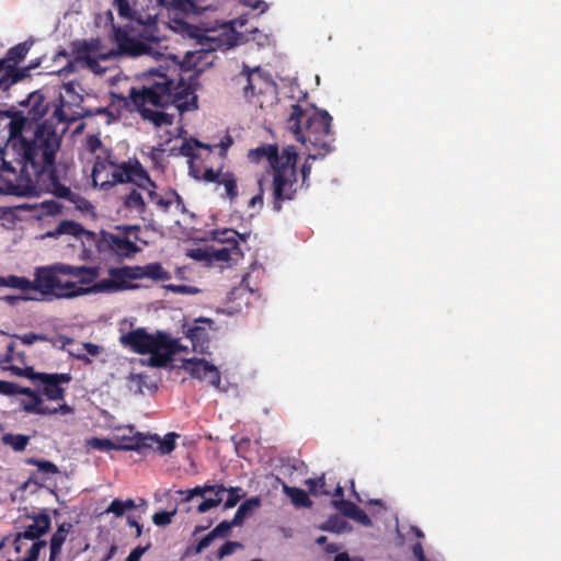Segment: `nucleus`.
I'll return each instance as SVG.
<instances>
[{
	"mask_svg": "<svg viewBox=\"0 0 561 561\" xmlns=\"http://www.w3.org/2000/svg\"><path fill=\"white\" fill-rule=\"evenodd\" d=\"M22 409L27 413L38 414V415H54L60 413L62 415L70 414L73 412V409L67 403L59 404L57 408H50L44 403L43 398L36 399L35 402H25L22 401Z\"/></svg>",
	"mask_w": 561,
	"mask_h": 561,
	"instance_id": "4be33fe9",
	"label": "nucleus"
},
{
	"mask_svg": "<svg viewBox=\"0 0 561 561\" xmlns=\"http://www.w3.org/2000/svg\"><path fill=\"white\" fill-rule=\"evenodd\" d=\"M115 41L117 42L118 48L123 54L131 57H138L142 55H150L152 47L150 44L133 38L128 33L117 26H113Z\"/></svg>",
	"mask_w": 561,
	"mask_h": 561,
	"instance_id": "f3484780",
	"label": "nucleus"
},
{
	"mask_svg": "<svg viewBox=\"0 0 561 561\" xmlns=\"http://www.w3.org/2000/svg\"><path fill=\"white\" fill-rule=\"evenodd\" d=\"M61 274L79 279L80 284L90 285L95 282L100 275L99 266H72L66 264L61 267Z\"/></svg>",
	"mask_w": 561,
	"mask_h": 561,
	"instance_id": "5701e85b",
	"label": "nucleus"
},
{
	"mask_svg": "<svg viewBox=\"0 0 561 561\" xmlns=\"http://www.w3.org/2000/svg\"><path fill=\"white\" fill-rule=\"evenodd\" d=\"M113 170L111 179H103V170L95 163L92 170V181L95 186L102 190H108L117 183H129L136 185L145 181L147 183L151 178L138 160H128L118 164L111 163Z\"/></svg>",
	"mask_w": 561,
	"mask_h": 561,
	"instance_id": "9d476101",
	"label": "nucleus"
},
{
	"mask_svg": "<svg viewBox=\"0 0 561 561\" xmlns=\"http://www.w3.org/2000/svg\"><path fill=\"white\" fill-rule=\"evenodd\" d=\"M221 503V499H205L198 506L197 512L199 514L206 513L207 511L217 507Z\"/></svg>",
	"mask_w": 561,
	"mask_h": 561,
	"instance_id": "680f3d73",
	"label": "nucleus"
},
{
	"mask_svg": "<svg viewBox=\"0 0 561 561\" xmlns=\"http://www.w3.org/2000/svg\"><path fill=\"white\" fill-rule=\"evenodd\" d=\"M149 548V545L147 547H136L130 551L128 557L126 558V561H140L142 554L147 551Z\"/></svg>",
	"mask_w": 561,
	"mask_h": 561,
	"instance_id": "774afa93",
	"label": "nucleus"
},
{
	"mask_svg": "<svg viewBox=\"0 0 561 561\" xmlns=\"http://www.w3.org/2000/svg\"><path fill=\"white\" fill-rule=\"evenodd\" d=\"M118 230L123 234H115L112 232L102 231V237L94 241L95 248L99 252L111 251L117 256L129 257L139 251L136 242L129 240V236L140 231L139 226H118Z\"/></svg>",
	"mask_w": 561,
	"mask_h": 561,
	"instance_id": "9b49d317",
	"label": "nucleus"
},
{
	"mask_svg": "<svg viewBox=\"0 0 561 561\" xmlns=\"http://www.w3.org/2000/svg\"><path fill=\"white\" fill-rule=\"evenodd\" d=\"M27 463L36 466L41 472L46 474H55L59 472L58 467L49 460H38L31 458L27 460Z\"/></svg>",
	"mask_w": 561,
	"mask_h": 561,
	"instance_id": "49530a36",
	"label": "nucleus"
},
{
	"mask_svg": "<svg viewBox=\"0 0 561 561\" xmlns=\"http://www.w3.org/2000/svg\"><path fill=\"white\" fill-rule=\"evenodd\" d=\"M2 442L11 446L15 451H23L30 443V437L22 434L8 433L2 436Z\"/></svg>",
	"mask_w": 561,
	"mask_h": 561,
	"instance_id": "c9c22d12",
	"label": "nucleus"
},
{
	"mask_svg": "<svg viewBox=\"0 0 561 561\" xmlns=\"http://www.w3.org/2000/svg\"><path fill=\"white\" fill-rule=\"evenodd\" d=\"M129 433L133 432V427L128 428ZM151 435H144L141 433H135L130 435H117L115 443L116 450H137L142 451L150 446L149 440H153Z\"/></svg>",
	"mask_w": 561,
	"mask_h": 561,
	"instance_id": "aec40b11",
	"label": "nucleus"
},
{
	"mask_svg": "<svg viewBox=\"0 0 561 561\" xmlns=\"http://www.w3.org/2000/svg\"><path fill=\"white\" fill-rule=\"evenodd\" d=\"M13 340L20 341L24 345H32L35 342H46L49 341V337L46 334L42 333H25V334H14Z\"/></svg>",
	"mask_w": 561,
	"mask_h": 561,
	"instance_id": "a18cd8bd",
	"label": "nucleus"
},
{
	"mask_svg": "<svg viewBox=\"0 0 561 561\" xmlns=\"http://www.w3.org/2000/svg\"><path fill=\"white\" fill-rule=\"evenodd\" d=\"M165 289L174 293V294H181V295H195L199 293V289L193 286L187 285H165Z\"/></svg>",
	"mask_w": 561,
	"mask_h": 561,
	"instance_id": "6e6d98bb",
	"label": "nucleus"
},
{
	"mask_svg": "<svg viewBox=\"0 0 561 561\" xmlns=\"http://www.w3.org/2000/svg\"><path fill=\"white\" fill-rule=\"evenodd\" d=\"M222 173L224 172L221 171V169L214 170L211 168H208L205 169L202 179L208 183H218V180L220 179Z\"/></svg>",
	"mask_w": 561,
	"mask_h": 561,
	"instance_id": "13d9d810",
	"label": "nucleus"
},
{
	"mask_svg": "<svg viewBox=\"0 0 561 561\" xmlns=\"http://www.w3.org/2000/svg\"><path fill=\"white\" fill-rule=\"evenodd\" d=\"M219 185H224L225 187V196L230 201L233 202L238 196V185H237V178L232 172H224L218 180Z\"/></svg>",
	"mask_w": 561,
	"mask_h": 561,
	"instance_id": "2f4dec72",
	"label": "nucleus"
},
{
	"mask_svg": "<svg viewBox=\"0 0 561 561\" xmlns=\"http://www.w3.org/2000/svg\"><path fill=\"white\" fill-rule=\"evenodd\" d=\"M284 158L266 174L271 190V205L275 213L283 209L284 203L294 201L300 187L296 168L298 160L296 147H284Z\"/></svg>",
	"mask_w": 561,
	"mask_h": 561,
	"instance_id": "39448f33",
	"label": "nucleus"
},
{
	"mask_svg": "<svg viewBox=\"0 0 561 561\" xmlns=\"http://www.w3.org/2000/svg\"><path fill=\"white\" fill-rule=\"evenodd\" d=\"M321 153H318V154H313V153H309L308 157L306 158L302 167H301V184L300 186H306V187H309V176H310V173H311V162L310 160H316L318 158H322L320 156Z\"/></svg>",
	"mask_w": 561,
	"mask_h": 561,
	"instance_id": "de8ad7c7",
	"label": "nucleus"
},
{
	"mask_svg": "<svg viewBox=\"0 0 561 561\" xmlns=\"http://www.w3.org/2000/svg\"><path fill=\"white\" fill-rule=\"evenodd\" d=\"M238 236L239 233L233 229L216 230L213 232V240L225 245H233L234 242H238Z\"/></svg>",
	"mask_w": 561,
	"mask_h": 561,
	"instance_id": "58836bf2",
	"label": "nucleus"
},
{
	"mask_svg": "<svg viewBox=\"0 0 561 561\" xmlns=\"http://www.w3.org/2000/svg\"><path fill=\"white\" fill-rule=\"evenodd\" d=\"M35 69V66H27L23 68H16L15 65L13 67L5 68V73L8 77V88L10 89L16 82L23 80L24 78L30 76V71Z\"/></svg>",
	"mask_w": 561,
	"mask_h": 561,
	"instance_id": "f704fd0d",
	"label": "nucleus"
},
{
	"mask_svg": "<svg viewBox=\"0 0 561 561\" xmlns=\"http://www.w3.org/2000/svg\"><path fill=\"white\" fill-rule=\"evenodd\" d=\"M267 183H268V179H267V176L265 174L261 175L257 179L259 193L256 195H254L250 199L249 207H251V208L259 207L260 209L263 207V205H264V191H265V185Z\"/></svg>",
	"mask_w": 561,
	"mask_h": 561,
	"instance_id": "ea45409f",
	"label": "nucleus"
},
{
	"mask_svg": "<svg viewBox=\"0 0 561 561\" xmlns=\"http://www.w3.org/2000/svg\"><path fill=\"white\" fill-rule=\"evenodd\" d=\"M176 515V508L171 512L160 511L152 515V522L154 525L165 527L172 523V518Z\"/></svg>",
	"mask_w": 561,
	"mask_h": 561,
	"instance_id": "09e8293b",
	"label": "nucleus"
},
{
	"mask_svg": "<svg viewBox=\"0 0 561 561\" xmlns=\"http://www.w3.org/2000/svg\"><path fill=\"white\" fill-rule=\"evenodd\" d=\"M9 368L14 376L32 380L39 394L46 397V399L50 401H65L66 390L62 385H68L71 381L70 374L36 373L32 366Z\"/></svg>",
	"mask_w": 561,
	"mask_h": 561,
	"instance_id": "1a4fd4ad",
	"label": "nucleus"
},
{
	"mask_svg": "<svg viewBox=\"0 0 561 561\" xmlns=\"http://www.w3.org/2000/svg\"><path fill=\"white\" fill-rule=\"evenodd\" d=\"M15 394H23L31 398L30 402H35L36 399H39L42 396L39 394L38 389L33 390L28 387H20L15 383Z\"/></svg>",
	"mask_w": 561,
	"mask_h": 561,
	"instance_id": "052dcab7",
	"label": "nucleus"
},
{
	"mask_svg": "<svg viewBox=\"0 0 561 561\" xmlns=\"http://www.w3.org/2000/svg\"><path fill=\"white\" fill-rule=\"evenodd\" d=\"M64 263H57L49 266H41L35 270L34 280H31V290H37L43 295H53L57 298H72L93 291L92 286L89 289L80 287L75 282H62L60 278Z\"/></svg>",
	"mask_w": 561,
	"mask_h": 561,
	"instance_id": "6e6552de",
	"label": "nucleus"
},
{
	"mask_svg": "<svg viewBox=\"0 0 561 561\" xmlns=\"http://www.w3.org/2000/svg\"><path fill=\"white\" fill-rule=\"evenodd\" d=\"M56 197L68 201L73 204L76 209L82 214H91L94 210L93 205L84 198L80 193L72 192L68 186L64 185L57 176L46 186Z\"/></svg>",
	"mask_w": 561,
	"mask_h": 561,
	"instance_id": "dca6fc26",
	"label": "nucleus"
},
{
	"mask_svg": "<svg viewBox=\"0 0 561 561\" xmlns=\"http://www.w3.org/2000/svg\"><path fill=\"white\" fill-rule=\"evenodd\" d=\"M172 7L187 13L194 10L195 3L193 0H172Z\"/></svg>",
	"mask_w": 561,
	"mask_h": 561,
	"instance_id": "bf43d9fd",
	"label": "nucleus"
},
{
	"mask_svg": "<svg viewBox=\"0 0 561 561\" xmlns=\"http://www.w3.org/2000/svg\"><path fill=\"white\" fill-rule=\"evenodd\" d=\"M196 148H205L207 150H210L209 145H205L194 138H190V139H184L183 144L179 148V152L183 157L193 159V158H196V154H195Z\"/></svg>",
	"mask_w": 561,
	"mask_h": 561,
	"instance_id": "4c0bfd02",
	"label": "nucleus"
},
{
	"mask_svg": "<svg viewBox=\"0 0 561 561\" xmlns=\"http://www.w3.org/2000/svg\"><path fill=\"white\" fill-rule=\"evenodd\" d=\"M0 115L10 118L7 126L8 140L5 146L0 148L2 168L8 173H20L28 182L23 191L16 185H10L5 193L27 195L36 190L35 183L47 186L59 176L56 170V156L61 138L56 127L44 121L26 133L25 119L20 114L0 111Z\"/></svg>",
	"mask_w": 561,
	"mask_h": 561,
	"instance_id": "f257e3e1",
	"label": "nucleus"
},
{
	"mask_svg": "<svg viewBox=\"0 0 561 561\" xmlns=\"http://www.w3.org/2000/svg\"><path fill=\"white\" fill-rule=\"evenodd\" d=\"M226 492H228V497L224 503L225 510L234 507L245 496V492L240 486H231L226 489Z\"/></svg>",
	"mask_w": 561,
	"mask_h": 561,
	"instance_id": "a19ab883",
	"label": "nucleus"
},
{
	"mask_svg": "<svg viewBox=\"0 0 561 561\" xmlns=\"http://www.w3.org/2000/svg\"><path fill=\"white\" fill-rule=\"evenodd\" d=\"M284 492L290 497L291 503L297 508H310L312 506V501L309 499L308 493L296 486H289L284 484L283 486Z\"/></svg>",
	"mask_w": 561,
	"mask_h": 561,
	"instance_id": "cd10ccee",
	"label": "nucleus"
},
{
	"mask_svg": "<svg viewBox=\"0 0 561 561\" xmlns=\"http://www.w3.org/2000/svg\"><path fill=\"white\" fill-rule=\"evenodd\" d=\"M149 184L141 182L130 186L122 196L123 206L126 210L145 219L144 215L147 210L146 197L148 198Z\"/></svg>",
	"mask_w": 561,
	"mask_h": 561,
	"instance_id": "4468645a",
	"label": "nucleus"
},
{
	"mask_svg": "<svg viewBox=\"0 0 561 561\" xmlns=\"http://www.w3.org/2000/svg\"><path fill=\"white\" fill-rule=\"evenodd\" d=\"M305 484L308 486L309 493L313 496H318L320 494H329V491L324 489L325 486V478L321 476L314 479H307Z\"/></svg>",
	"mask_w": 561,
	"mask_h": 561,
	"instance_id": "79ce46f5",
	"label": "nucleus"
},
{
	"mask_svg": "<svg viewBox=\"0 0 561 561\" xmlns=\"http://www.w3.org/2000/svg\"><path fill=\"white\" fill-rule=\"evenodd\" d=\"M106 512L113 513L116 516L124 515L125 511H124V506H123V501L118 500V499L113 500L111 502L110 506L107 507Z\"/></svg>",
	"mask_w": 561,
	"mask_h": 561,
	"instance_id": "69168bd1",
	"label": "nucleus"
},
{
	"mask_svg": "<svg viewBox=\"0 0 561 561\" xmlns=\"http://www.w3.org/2000/svg\"><path fill=\"white\" fill-rule=\"evenodd\" d=\"M214 321L209 318H199L187 329L186 336L191 340L195 352L207 353L209 332L214 329Z\"/></svg>",
	"mask_w": 561,
	"mask_h": 561,
	"instance_id": "2eb2a0df",
	"label": "nucleus"
},
{
	"mask_svg": "<svg viewBox=\"0 0 561 561\" xmlns=\"http://www.w3.org/2000/svg\"><path fill=\"white\" fill-rule=\"evenodd\" d=\"M72 527L73 526L71 523L65 522V523L60 524L57 527L56 531L51 535L50 541H49L50 554H49L48 561L57 560L58 556L61 552L62 545L65 543V541L67 539V535L69 531H71Z\"/></svg>",
	"mask_w": 561,
	"mask_h": 561,
	"instance_id": "b1692460",
	"label": "nucleus"
},
{
	"mask_svg": "<svg viewBox=\"0 0 561 561\" xmlns=\"http://www.w3.org/2000/svg\"><path fill=\"white\" fill-rule=\"evenodd\" d=\"M233 527L239 526L237 524H232V519L222 520L211 530V533L216 538H227Z\"/></svg>",
	"mask_w": 561,
	"mask_h": 561,
	"instance_id": "603ef678",
	"label": "nucleus"
},
{
	"mask_svg": "<svg viewBox=\"0 0 561 561\" xmlns=\"http://www.w3.org/2000/svg\"><path fill=\"white\" fill-rule=\"evenodd\" d=\"M241 254V250L238 242L233 245H222L218 249H214L210 253V257L219 262H228Z\"/></svg>",
	"mask_w": 561,
	"mask_h": 561,
	"instance_id": "7c9ffc66",
	"label": "nucleus"
},
{
	"mask_svg": "<svg viewBox=\"0 0 561 561\" xmlns=\"http://www.w3.org/2000/svg\"><path fill=\"white\" fill-rule=\"evenodd\" d=\"M286 124L296 140L309 149L322 150L321 157L334 149L332 116L327 111H318L309 104H293Z\"/></svg>",
	"mask_w": 561,
	"mask_h": 561,
	"instance_id": "7ed1b4c3",
	"label": "nucleus"
},
{
	"mask_svg": "<svg viewBox=\"0 0 561 561\" xmlns=\"http://www.w3.org/2000/svg\"><path fill=\"white\" fill-rule=\"evenodd\" d=\"M110 278L101 279L92 285L93 293H116L126 289L137 288V285L128 280L149 278L156 282L171 279V274L163 268L161 263L154 262L144 266L125 265L122 267H110Z\"/></svg>",
	"mask_w": 561,
	"mask_h": 561,
	"instance_id": "423d86ee",
	"label": "nucleus"
},
{
	"mask_svg": "<svg viewBox=\"0 0 561 561\" xmlns=\"http://www.w3.org/2000/svg\"><path fill=\"white\" fill-rule=\"evenodd\" d=\"M21 105L27 108L26 115L22 111H9L20 114L25 119L26 133L33 130L36 125H41L38 122L49 110L48 102H46V98L41 91L32 92L25 101L21 102Z\"/></svg>",
	"mask_w": 561,
	"mask_h": 561,
	"instance_id": "f8f14e48",
	"label": "nucleus"
},
{
	"mask_svg": "<svg viewBox=\"0 0 561 561\" xmlns=\"http://www.w3.org/2000/svg\"><path fill=\"white\" fill-rule=\"evenodd\" d=\"M46 545H47L46 540H43V539L35 540L33 542V545L31 546V548L28 549L27 554L23 559H20L19 561H37L41 550L44 547H46Z\"/></svg>",
	"mask_w": 561,
	"mask_h": 561,
	"instance_id": "8fccbe9b",
	"label": "nucleus"
},
{
	"mask_svg": "<svg viewBox=\"0 0 561 561\" xmlns=\"http://www.w3.org/2000/svg\"><path fill=\"white\" fill-rule=\"evenodd\" d=\"M61 234H69L80 239L83 243H94L96 234L83 228V226L73 220H61L54 231H48L47 237L56 238Z\"/></svg>",
	"mask_w": 561,
	"mask_h": 561,
	"instance_id": "6ab92c4d",
	"label": "nucleus"
},
{
	"mask_svg": "<svg viewBox=\"0 0 561 561\" xmlns=\"http://www.w3.org/2000/svg\"><path fill=\"white\" fill-rule=\"evenodd\" d=\"M41 209L44 215L55 216L61 213V205L55 201H45L41 204Z\"/></svg>",
	"mask_w": 561,
	"mask_h": 561,
	"instance_id": "4d7b16f0",
	"label": "nucleus"
},
{
	"mask_svg": "<svg viewBox=\"0 0 561 561\" xmlns=\"http://www.w3.org/2000/svg\"><path fill=\"white\" fill-rule=\"evenodd\" d=\"M165 152V149L163 148V145H160L158 147H152L151 150L148 153V158L156 169H162V162H163V153Z\"/></svg>",
	"mask_w": 561,
	"mask_h": 561,
	"instance_id": "3c124183",
	"label": "nucleus"
},
{
	"mask_svg": "<svg viewBox=\"0 0 561 561\" xmlns=\"http://www.w3.org/2000/svg\"><path fill=\"white\" fill-rule=\"evenodd\" d=\"M89 50V44L82 43L77 49V59L85 61L90 68H93L94 65H98V61L90 56Z\"/></svg>",
	"mask_w": 561,
	"mask_h": 561,
	"instance_id": "5fc2aeb1",
	"label": "nucleus"
},
{
	"mask_svg": "<svg viewBox=\"0 0 561 561\" xmlns=\"http://www.w3.org/2000/svg\"><path fill=\"white\" fill-rule=\"evenodd\" d=\"M53 346L64 350L67 345L73 343V339L66 335H58L55 339H49Z\"/></svg>",
	"mask_w": 561,
	"mask_h": 561,
	"instance_id": "0e129e2a",
	"label": "nucleus"
},
{
	"mask_svg": "<svg viewBox=\"0 0 561 561\" xmlns=\"http://www.w3.org/2000/svg\"><path fill=\"white\" fill-rule=\"evenodd\" d=\"M113 5L122 19L137 20V12L134 9L135 0H113Z\"/></svg>",
	"mask_w": 561,
	"mask_h": 561,
	"instance_id": "72a5a7b5",
	"label": "nucleus"
},
{
	"mask_svg": "<svg viewBox=\"0 0 561 561\" xmlns=\"http://www.w3.org/2000/svg\"><path fill=\"white\" fill-rule=\"evenodd\" d=\"M261 500L257 496L250 497L241 503L238 507L232 524H237L239 527L243 525L244 519L252 514V512L260 507Z\"/></svg>",
	"mask_w": 561,
	"mask_h": 561,
	"instance_id": "c85d7f7f",
	"label": "nucleus"
},
{
	"mask_svg": "<svg viewBox=\"0 0 561 561\" xmlns=\"http://www.w3.org/2000/svg\"><path fill=\"white\" fill-rule=\"evenodd\" d=\"M0 287H10L27 293L31 290L32 285L31 280L26 277L10 275L7 277L0 276Z\"/></svg>",
	"mask_w": 561,
	"mask_h": 561,
	"instance_id": "473e14b6",
	"label": "nucleus"
},
{
	"mask_svg": "<svg viewBox=\"0 0 561 561\" xmlns=\"http://www.w3.org/2000/svg\"><path fill=\"white\" fill-rule=\"evenodd\" d=\"M322 530L341 534L351 530L348 523L342 517L334 515L331 516L321 527Z\"/></svg>",
	"mask_w": 561,
	"mask_h": 561,
	"instance_id": "e433bc0d",
	"label": "nucleus"
},
{
	"mask_svg": "<svg viewBox=\"0 0 561 561\" xmlns=\"http://www.w3.org/2000/svg\"><path fill=\"white\" fill-rule=\"evenodd\" d=\"M16 362L21 365H26V354L24 351H18L14 341L7 345L5 354L0 357V367L3 370H9V367H16L15 365H9L10 363Z\"/></svg>",
	"mask_w": 561,
	"mask_h": 561,
	"instance_id": "a878e982",
	"label": "nucleus"
},
{
	"mask_svg": "<svg viewBox=\"0 0 561 561\" xmlns=\"http://www.w3.org/2000/svg\"><path fill=\"white\" fill-rule=\"evenodd\" d=\"M332 503L339 512H341L344 516L350 518L353 517V515L358 508V506L355 503L344 499L333 500Z\"/></svg>",
	"mask_w": 561,
	"mask_h": 561,
	"instance_id": "c03bdc74",
	"label": "nucleus"
},
{
	"mask_svg": "<svg viewBox=\"0 0 561 561\" xmlns=\"http://www.w3.org/2000/svg\"><path fill=\"white\" fill-rule=\"evenodd\" d=\"M87 446L89 448L96 449V450H103V451L116 450L115 443L107 438L92 437L87 440Z\"/></svg>",
	"mask_w": 561,
	"mask_h": 561,
	"instance_id": "37998d69",
	"label": "nucleus"
},
{
	"mask_svg": "<svg viewBox=\"0 0 561 561\" xmlns=\"http://www.w3.org/2000/svg\"><path fill=\"white\" fill-rule=\"evenodd\" d=\"M122 345L134 353L149 354L147 364L151 367H167L173 360V356L180 351V343L168 333L157 331L151 334L145 328L130 330L119 337Z\"/></svg>",
	"mask_w": 561,
	"mask_h": 561,
	"instance_id": "20e7f679",
	"label": "nucleus"
},
{
	"mask_svg": "<svg viewBox=\"0 0 561 561\" xmlns=\"http://www.w3.org/2000/svg\"><path fill=\"white\" fill-rule=\"evenodd\" d=\"M30 48L31 44H28L27 42L20 43L9 48L5 54V57L1 59L5 60V68L13 67L14 65L22 61L26 57Z\"/></svg>",
	"mask_w": 561,
	"mask_h": 561,
	"instance_id": "c756f323",
	"label": "nucleus"
},
{
	"mask_svg": "<svg viewBox=\"0 0 561 561\" xmlns=\"http://www.w3.org/2000/svg\"><path fill=\"white\" fill-rule=\"evenodd\" d=\"M183 369L193 378L205 380L213 387L218 388L221 382V376L218 368L203 358L184 359Z\"/></svg>",
	"mask_w": 561,
	"mask_h": 561,
	"instance_id": "ddd939ff",
	"label": "nucleus"
},
{
	"mask_svg": "<svg viewBox=\"0 0 561 561\" xmlns=\"http://www.w3.org/2000/svg\"><path fill=\"white\" fill-rule=\"evenodd\" d=\"M147 184L148 186V201L157 206V208L163 213H168L171 205L173 204L172 195L170 194V190H168L164 194H159L157 192V183L150 179Z\"/></svg>",
	"mask_w": 561,
	"mask_h": 561,
	"instance_id": "393cba45",
	"label": "nucleus"
},
{
	"mask_svg": "<svg viewBox=\"0 0 561 561\" xmlns=\"http://www.w3.org/2000/svg\"><path fill=\"white\" fill-rule=\"evenodd\" d=\"M156 79L151 84L141 90L130 88L128 95L111 92L112 104L127 111H138L144 121L151 122L157 127L171 126L174 116L161 111L145 107L147 103L164 107L175 105L180 113L194 111L197 106V95L191 84H186L181 78L178 83L165 73L150 70Z\"/></svg>",
	"mask_w": 561,
	"mask_h": 561,
	"instance_id": "f03ea898",
	"label": "nucleus"
},
{
	"mask_svg": "<svg viewBox=\"0 0 561 561\" xmlns=\"http://www.w3.org/2000/svg\"><path fill=\"white\" fill-rule=\"evenodd\" d=\"M28 517L32 518V524L25 526L24 530L18 534L15 541L20 539L38 540L50 529L51 519L46 512L33 514Z\"/></svg>",
	"mask_w": 561,
	"mask_h": 561,
	"instance_id": "a211bd4d",
	"label": "nucleus"
},
{
	"mask_svg": "<svg viewBox=\"0 0 561 561\" xmlns=\"http://www.w3.org/2000/svg\"><path fill=\"white\" fill-rule=\"evenodd\" d=\"M248 159L251 162L259 163L262 160H267L271 169L282 162L284 158V149L279 152L277 145H263L248 152Z\"/></svg>",
	"mask_w": 561,
	"mask_h": 561,
	"instance_id": "412c9836",
	"label": "nucleus"
},
{
	"mask_svg": "<svg viewBox=\"0 0 561 561\" xmlns=\"http://www.w3.org/2000/svg\"><path fill=\"white\" fill-rule=\"evenodd\" d=\"M179 437L180 435L174 432L168 433L163 438H160L158 435H151V438L154 439L149 440L150 446L147 449H152L153 445H156V449L161 455H169L175 449L176 438Z\"/></svg>",
	"mask_w": 561,
	"mask_h": 561,
	"instance_id": "bb28decb",
	"label": "nucleus"
},
{
	"mask_svg": "<svg viewBox=\"0 0 561 561\" xmlns=\"http://www.w3.org/2000/svg\"><path fill=\"white\" fill-rule=\"evenodd\" d=\"M214 539H216V537L210 531L198 541L194 549V552L201 553L205 548H207L213 542Z\"/></svg>",
	"mask_w": 561,
	"mask_h": 561,
	"instance_id": "338daca9",
	"label": "nucleus"
},
{
	"mask_svg": "<svg viewBox=\"0 0 561 561\" xmlns=\"http://www.w3.org/2000/svg\"><path fill=\"white\" fill-rule=\"evenodd\" d=\"M232 81L241 88L243 98L255 106L263 108L265 105L273 104L276 99V83L259 67L252 70L245 68Z\"/></svg>",
	"mask_w": 561,
	"mask_h": 561,
	"instance_id": "0eeeda50",
	"label": "nucleus"
},
{
	"mask_svg": "<svg viewBox=\"0 0 561 561\" xmlns=\"http://www.w3.org/2000/svg\"><path fill=\"white\" fill-rule=\"evenodd\" d=\"M241 548H243V546L239 541H227L218 549L216 557L218 560H221Z\"/></svg>",
	"mask_w": 561,
	"mask_h": 561,
	"instance_id": "864d4df0",
	"label": "nucleus"
},
{
	"mask_svg": "<svg viewBox=\"0 0 561 561\" xmlns=\"http://www.w3.org/2000/svg\"><path fill=\"white\" fill-rule=\"evenodd\" d=\"M352 519L358 522L363 526L369 527V526L373 525V522H371L370 517L359 507L357 508V511L353 515Z\"/></svg>",
	"mask_w": 561,
	"mask_h": 561,
	"instance_id": "e2e57ef3",
	"label": "nucleus"
}]
</instances>
